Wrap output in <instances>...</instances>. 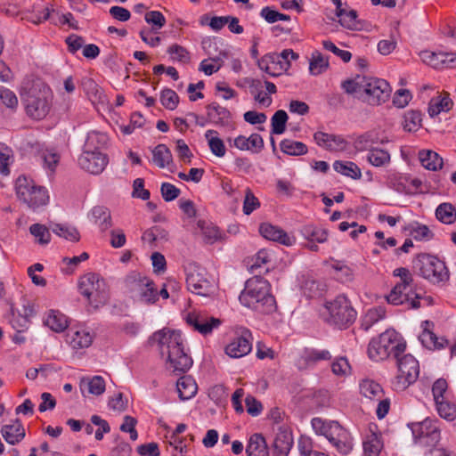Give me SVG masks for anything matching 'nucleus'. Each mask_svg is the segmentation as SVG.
<instances>
[{
	"instance_id": "nucleus-16",
	"label": "nucleus",
	"mask_w": 456,
	"mask_h": 456,
	"mask_svg": "<svg viewBox=\"0 0 456 456\" xmlns=\"http://www.w3.org/2000/svg\"><path fill=\"white\" fill-rule=\"evenodd\" d=\"M173 372L185 373L193 363L180 331L173 330Z\"/></svg>"
},
{
	"instance_id": "nucleus-27",
	"label": "nucleus",
	"mask_w": 456,
	"mask_h": 456,
	"mask_svg": "<svg viewBox=\"0 0 456 456\" xmlns=\"http://www.w3.org/2000/svg\"><path fill=\"white\" fill-rule=\"evenodd\" d=\"M259 232L269 240L277 241L286 246L293 244V240L282 229L269 223H263L259 227Z\"/></svg>"
},
{
	"instance_id": "nucleus-26",
	"label": "nucleus",
	"mask_w": 456,
	"mask_h": 456,
	"mask_svg": "<svg viewBox=\"0 0 456 456\" xmlns=\"http://www.w3.org/2000/svg\"><path fill=\"white\" fill-rule=\"evenodd\" d=\"M66 341L74 348L88 347L93 342V335L84 328H71L66 334Z\"/></svg>"
},
{
	"instance_id": "nucleus-17",
	"label": "nucleus",
	"mask_w": 456,
	"mask_h": 456,
	"mask_svg": "<svg viewBox=\"0 0 456 456\" xmlns=\"http://www.w3.org/2000/svg\"><path fill=\"white\" fill-rule=\"evenodd\" d=\"M35 314L33 304L27 298H21L20 302L11 306V314L8 321L12 327L20 332L28 328L29 317Z\"/></svg>"
},
{
	"instance_id": "nucleus-47",
	"label": "nucleus",
	"mask_w": 456,
	"mask_h": 456,
	"mask_svg": "<svg viewBox=\"0 0 456 456\" xmlns=\"http://www.w3.org/2000/svg\"><path fill=\"white\" fill-rule=\"evenodd\" d=\"M152 152V162L160 168H164L171 161V153L165 144H159L154 147Z\"/></svg>"
},
{
	"instance_id": "nucleus-39",
	"label": "nucleus",
	"mask_w": 456,
	"mask_h": 456,
	"mask_svg": "<svg viewBox=\"0 0 456 456\" xmlns=\"http://www.w3.org/2000/svg\"><path fill=\"white\" fill-rule=\"evenodd\" d=\"M45 324L55 332H61L68 327V320L60 311L50 310L45 319Z\"/></svg>"
},
{
	"instance_id": "nucleus-21",
	"label": "nucleus",
	"mask_w": 456,
	"mask_h": 456,
	"mask_svg": "<svg viewBox=\"0 0 456 456\" xmlns=\"http://www.w3.org/2000/svg\"><path fill=\"white\" fill-rule=\"evenodd\" d=\"M150 346L154 348L161 357H166V362H171V330L164 328L154 332L148 340Z\"/></svg>"
},
{
	"instance_id": "nucleus-54",
	"label": "nucleus",
	"mask_w": 456,
	"mask_h": 456,
	"mask_svg": "<svg viewBox=\"0 0 456 456\" xmlns=\"http://www.w3.org/2000/svg\"><path fill=\"white\" fill-rule=\"evenodd\" d=\"M52 230L56 235L64 238L65 240L70 241L79 240V232L75 227L66 224H56L52 227Z\"/></svg>"
},
{
	"instance_id": "nucleus-34",
	"label": "nucleus",
	"mask_w": 456,
	"mask_h": 456,
	"mask_svg": "<svg viewBox=\"0 0 456 456\" xmlns=\"http://www.w3.org/2000/svg\"><path fill=\"white\" fill-rule=\"evenodd\" d=\"M419 159L421 165L428 170L437 171L443 167L444 160L438 153L431 150L419 151Z\"/></svg>"
},
{
	"instance_id": "nucleus-64",
	"label": "nucleus",
	"mask_w": 456,
	"mask_h": 456,
	"mask_svg": "<svg viewBox=\"0 0 456 456\" xmlns=\"http://www.w3.org/2000/svg\"><path fill=\"white\" fill-rule=\"evenodd\" d=\"M322 46L325 50L339 57L344 62H348L352 58V53L349 51L339 49L330 40L322 41Z\"/></svg>"
},
{
	"instance_id": "nucleus-2",
	"label": "nucleus",
	"mask_w": 456,
	"mask_h": 456,
	"mask_svg": "<svg viewBox=\"0 0 456 456\" xmlns=\"http://www.w3.org/2000/svg\"><path fill=\"white\" fill-rule=\"evenodd\" d=\"M406 342L403 337L395 330H387L378 338H372L369 343L368 355L375 361L379 362L390 356L398 358L404 353Z\"/></svg>"
},
{
	"instance_id": "nucleus-23",
	"label": "nucleus",
	"mask_w": 456,
	"mask_h": 456,
	"mask_svg": "<svg viewBox=\"0 0 456 456\" xmlns=\"http://www.w3.org/2000/svg\"><path fill=\"white\" fill-rule=\"evenodd\" d=\"M258 68L271 77H278L288 70L287 62H281L277 53H268L257 60Z\"/></svg>"
},
{
	"instance_id": "nucleus-29",
	"label": "nucleus",
	"mask_w": 456,
	"mask_h": 456,
	"mask_svg": "<svg viewBox=\"0 0 456 456\" xmlns=\"http://www.w3.org/2000/svg\"><path fill=\"white\" fill-rule=\"evenodd\" d=\"M88 217L99 226L102 232H105L112 226L110 210L105 206H94L91 209Z\"/></svg>"
},
{
	"instance_id": "nucleus-31",
	"label": "nucleus",
	"mask_w": 456,
	"mask_h": 456,
	"mask_svg": "<svg viewBox=\"0 0 456 456\" xmlns=\"http://www.w3.org/2000/svg\"><path fill=\"white\" fill-rule=\"evenodd\" d=\"M198 390V386L190 375H184L176 381V392L181 401L192 398Z\"/></svg>"
},
{
	"instance_id": "nucleus-36",
	"label": "nucleus",
	"mask_w": 456,
	"mask_h": 456,
	"mask_svg": "<svg viewBox=\"0 0 456 456\" xmlns=\"http://www.w3.org/2000/svg\"><path fill=\"white\" fill-rule=\"evenodd\" d=\"M108 136L106 134L97 131L88 133L83 151L102 152V151L107 146Z\"/></svg>"
},
{
	"instance_id": "nucleus-12",
	"label": "nucleus",
	"mask_w": 456,
	"mask_h": 456,
	"mask_svg": "<svg viewBox=\"0 0 456 456\" xmlns=\"http://www.w3.org/2000/svg\"><path fill=\"white\" fill-rule=\"evenodd\" d=\"M414 443L421 447H434L441 439L438 421L431 419H425L420 422H414L409 425Z\"/></svg>"
},
{
	"instance_id": "nucleus-49",
	"label": "nucleus",
	"mask_w": 456,
	"mask_h": 456,
	"mask_svg": "<svg viewBox=\"0 0 456 456\" xmlns=\"http://www.w3.org/2000/svg\"><path fill=\"white\" fill-rule=\"evenodd\" d=\"M198 227L201 231L204 241L208 244H213L222 237L219 229L212 224H208L205 221H199Z\"/></svg>"
},
{
	"instance_id": "nucleus-42",
	"label": "nucleus",
	"mask_w": 456,
	"mask_h": 456,
	"mask_svg": "<svg viewBox=\"0 0 456 456\" xmlns=\"http://www.w3.org/2000/svg\"><path fill=\"white\" fill-rule=\"evenodd\" d=\"M329 59L319 51H314L312 53L310 61H309V71L314 76H318L324 71H326L329 68Z\"/></svg>"
},
{
	"instance_id": "nucleus-44",
	"label": "nucleus",
	"mask_w": 456,
	"mask_h": 456,
	"mask_svg": "<svg viewBox=\"0 0 456 456\" xmlns=\"http://www.w3.org/2000/svg\"><path fill=\"white\" fill-rule=\"evenodd\" d=\"M333 168L336 172L353 179H359L362 176L361 169L351 161L336 160L333 163Z\"/></svg>"
},
{
	"instance_id": "nucleus-25",
	"label": "nucleus",
	"mask_w": 456,
	"mask_h": 456,
	"mask_svg": "<svg viewBox=\"0 0 456 456\" xmlns=\"http://www.w3.org/2000/svg\"><path fill=\"white\" fill-rule=\"evenodd\" d=\"M431 322L425 321L422 323L423 331L419 337L422 346L429 350H439L444 348L448 345V340L444 338H438L429 330Z\"/></svg>"
},
{
	"instance_id": "nucleus-22",
	"label": "nucleus",
	"mask_w": 456,
	"mask_h": 456,
	"mask_svg": "<svg viewBox=\"0 0 456 456\" xmlns=\"http://www.w3.org/2000/svg\"><path fill=\"white\" fill-rule=\"evenodd\" d=\"M28 145L31 148L32 152L39 156L43 167L50 174H53L61 159L57 151L52 148H45L38 142H28Z\"/></svg>"
},
{
	"instance_id": "nucleus-52",
	"label": "nucleus",
	"mask_w": 456,
	"mask_h": 456,
	"mask_svg": "<svg viewBox=\"0 0 456 456\" xmlns=\"http://www.w3.org/2000/svg\"><path fill=\"white\" fill-rule=\"evenodd\" d=\"M367 160L374 167H383L390 162V154L382 149L373 148L369 151Z\"/></svg>"
},
{
	"instance_id": "nucleus-50",
	"label": "nucleus",
	"mask_w": 456,
	"mask_h": 456,
	"mask_svg": "<svg viewBox=\"0 0 456 456\" xmlns=\"http://www.w3.org/2000/svg\"><path fill=\"white\" fill-rule=\"evenodd\" d=\"M407 230L416 240L428 241L434 238V232L428 228V226L418 222L410 224Z\"/></svg>"
},
{
	"instance_id": "nucleus-56",
	"label": "nucleus",
	"mask_w": 456,
	"mask_h": 456,
	"mask_svg": "<svg viewBox=\"0 0 456 456\" xmlns=\"http://www.w3.org/2000/svg\"><path fill=\"white\" fill-rule=\"evenodd\" d=\"M303 233L308 240L319 243L326 241L328 237V232L325 229L315 226H305Z\"/></svg>"
},
{
	"instance_id": "nucleus-43",
	"label": "nucleus",
	"mask_w": 456,
	"mask_h": 456,
	"mask_svg": "<svg viewBox=\"0 0 456 456\" xmlns=\"http://www.w3.org/2000/svg\"><path fill=\"white\" fill-rule=\"evenodd\" d=\"M205 137L211 152L216 157L222 158L225 155L226 149L224 142L218 137L217 132L215 130H207Z\"/></svg>"
},
{
	"instance_id": "nucleus-41",
	"label": "nucleus",
	"mask_w": 456,
	"mask_h": 456,
	"mask_svg": "<svg viewBox=\"0 0 456 456\" xmlns=\"http://www.w3.org/2000/svg\"><path fill=\"white\" fill-rule=\"evenodd\" d=\"M331 359L330 351L326 349H308L305 352L303 361L305 362V367H314L318 362L322 361H329Z\"/></svg>"
},
{
	"instance_id": "nucleus-62",
	"label": "nucleus",
	"mask_w": 456,
	"mask_h": 456,
	"mask_svg": "<svg viewBox=\"0 0 456 456\" xmlns=\"http://www.w3.org/2000/svg\"><path fill=\"white\" fill-rule=\"evenodd\" d=\"M260 206L259 200L253 192L247 189L244 203H243V212L245 215H250L254 210L258 208Z\"/></svg>"
},
{
	"instance_id": "nucleus-8",
	"label": "nucleus",
	"mask_w": 456,
	"mask_h": 456,
	"mask_svg": "<svg viewBox=\"0 0 456 456\" xmlns=\"http://www.w3.org/2000/svg\"><path fill=\"white\" fill-rule=\"evenodd\" d=\"M414 267L418 269L420 276L434 284L445 283L450 279V272L445 263L432 255H419Z\"/></svg>"
},
{
	"instance_id": "nucleus-20",
	"label": "nucleus",
	"mask_w": 456,
	"mask_h": 456,
	"mask_svg": "<svg viewBox=\"0 0 456 456\" xmlns=\"http://www.w3.org/2000/svg\"><path fill=\"white\" fill-rule=\"evenodd\" d=\"M420 59L434 69H456V53L421 51Z\"/></svg>"
},
{
	"instance_id": "nucleus-10",
	"label": "nucleus",
	"mask_w": 456,
	"mask_h": 456,
	"mask_svg": "<svg viewBox=\"0 0 456 456\" xmlns=\"http://www.w3.org/2000/svg\"><path fill=\"white\" fill-rule=\"evenodd\" d=\"M394 276L400 278L391 292L387 296L389 304L399 305L408 304L411 308V301L414 295V280L411 272L404 267L396 268L393 272Z\"/></svg>"
},
{
	"instance_id": "nucleus-40",
	"label": "nucleus",
	"mask_w": 456,
	"mask_h": 456,
	"mask_svg": "<svg viewBox=\"0 0 456 456\" xmlns=\"http://www.w3.org/2000/svg\"><path fill=\"white\" fill-rule=\"evenodd\" d=\"M362 446L365 456H379L383 448V443L379 435L370 432L365 436Z\"/></svg>"
},
{
	"instance_id": "nucleus-57",
	"label": "nucleus",
	"mask_w": 456,
	"mask_h": 456,
	"mask_svg": "<svg viewBox=\"0 0 456 456\" xmlns=\"http://www.w3.org/2000/svg\"><path fill=\"white\" fill-rule=\"evenodd\" d=\"M342 88L347 94H354L359 99L362 94V77L357 76L354 79H347L342 82Z\"/></svg>"
},
{
	"instance_id": "nucleus-9",
	"label": "nucleus",
	"mask_w": 456,
	"mask_h": 456,
	"mask_svg": "<svg viewBox=\"0 0 456 456\" xmlns=\"http://www.w3.org/2000/svg\"><path fill=\"white\" fill-rule=\"evenodd\" d=\"M80 293L94 307L103 305L108 300V288L105 281L97 273H89L80 278Z\"/></svg>"
},
{
	"instance_id": "nucleus-18",
	"label": "nucleus",
	"mask_w": 456,
	"mask_h": 456,
	"mask_svg": "<svg viewBox=\"0 0 456 456\" xmlns=\"http://www.w3.org/2000/svg\"><path fill=\"white\" fill-rule=\"evenodd\" d=\"M252 335L246 328H240L236 337L225 346V354L232 358H240L252 350Z\"/></svg>"
},
{
	"instance_id": "nucleus-28",
	"label": "nucleus",
	"mask_w": 456,
	"mask_h": 456,
	"mask_svg": "<svg viewBox=\"0 0 456 456\" xmlns=\"http://www.w3.org/2000/svg\"><path fill=\"white\" fill-rule=\"evenodd\" d=\"M233 145L240 151L259 153L264 148V140L258 134H252L249 137L239 135L234 139Z\"/></svg>"
},
{
	"instance_id": "nucleus-37",
	"label": "nucleus",
	"mask_w": 456,
	"mask_h": 456,
	"mask_svg": "<svg viewBox=\"0 0 456 456\" xmlns=\"http://www.w3.org/2000/svg\"><path fill=\"white\" fill-rule=\"evenodd\" d=\"M293 445L292 434L287 428H281L276 434L273 446L280 455H287Z\"/></svg>"
},
{
	"instance_id": "nucleus-46",
	"label": "nucleus",
	"mask_w": 456,
	"mask_h": 456,
	"mask_svg": "<svg viewBox=\"0 0 456 456\" xmlns=\"http://www.w3.org/2000/svg\"><path fill=\"white\" fill-rule=\"evenodd\" d=\"M436 216L440 222L452 224L456 220V208L451 203H442L436 209Z\"/></svg>"
},
{
	"instance_id": "nucleus-33",
	"label": "nucleus",
	"mask_w": 456,
	"mask_h": 456,
	"mask_svg": "<svg viewBox=\"0 0 456 456\" xmlns=\"http://www.w3.org/2000/svg\"><path fill=\"white\" fill-rule=\"evenodd\" d=\"M247 456H269V449L265 437L258 433L253 434L246 447Z\"/></svg>"
},
{
	"instance_id": "nucleus-30",
	"label": "nucleus",
	"mask_w": 456,
	"mask_h": 456,
	"mask_svg": "<svg viewBox=\"0 0 456 456\" xmlns=\"http://www.w3.org/2000/svg\"><path fill=\"white\" fill-rule=\"evenodd\" d=\"M79 387L84 395L86 392L93 395H100L105 391V381L101 376L83 377Z\"/></svg>"
},
{
	"instance_id": "nucleus-6",
	"label": "nucleus",
	"mask_w": 456,
	"mask_h": 456,
	"mask_svg": "<svg viewBox=\"0 0 456 456\" xmlns=\"http://www.w3.org/2000/svg\"><path fill=\"white\" fill-rule=\"evenodd\" d=\"M20 94L27 114L49 111L53 94L45 83L34 82L28 89L23 87Z\"/></svg>"
},
{
	"instance_id": "nucleus-19",
	"label": "nucleus",
	"mask_w": 456,
	"mask_h": 456,
	"mask_svg": "<svg viewBox=\"0 0 456 456\" xmlns=\"http://www.w3.org/2000/svg\"><path fill=\"white\" fill-rule=\"evenodd\" d=\"M108 163V156L103 152L83 151L78 158L79 167L92 175L102 173Z\"/></svg>"
},
{
	"instance_id": "nucleus-61",
	"label": "nucleus",
	"mask_w": 456,
	"mask_h": 456,
	"mask_svg": "<svg viewBox=\"0 0 456 456\" xmlns=\"http://www.w3.org/2000/svg\"><path fill=\"white\" fill-rule=\"evenodd\" d=\"M159 31L150 29L149 28H142L140 31V37L142 40L151 47H156L160 45L161 37L157 36Z\"/></svg>"
},
{
	"instance_id": "nucleus-51",
	"label": "nucleus",
	"mask_w": 456,
	"mask_h": 456,
	"mask_svg": "<svg viewBox=\"0 0 456 456\" xmlns=\"http://www.w3.org/2000/svg\"><path fill=\"white\" fill-rule=\"evenodd\" d=\"M439 416L447 420L456 418V405L448 398H441L435 402Z\"/></svg>"
},
{
	"instance_id": "nucleus-45",
	"label": "nucleus",
	"mask_w": 456,
	"mask_h": 456,
	"mask_svg": "<svg viewBox=\"0 0 456 456\" xmlns=\"http://www.w3.org/2000/svg\"><path fill=\"white\" fill-rule=\"evenodd\" d=\"M281 151L290 156L305 155L307 152V146L301 142L291 139H284L280 144Z\"/></svg>"
},
{
	"instance_id": "nucleus-15",
	"label": "nucleus",
	"mask_w": 456,
	"mask_h": 456,
	"mask_svg": "<svg viewBox=\"0 0 456 456\" xmlns=\"http://www.w3.org/2000/svg\"><path fill=\"white\" fill-rule=\"evenodd\" d=\"M182 317L188 326L204 336L212 333L213 330L218 328L221 324L220 319L195 309L190 312H183Z\"/></svg>"
},
{
	"instance_id": "nucleus-11",
	"label": "nucleus",
	"mask_w": 456,
	"mask_h": 456,
	"mask_svg": "<svg viewBox=\"0 0 456 456\" xmlns=\"http://www.w3.org/2000/svg\"><path fill=\"white\" fill-rule=\"evenodd\" d=\"M397 360L398 373L392 381V387L396 391L406 389L414 383L419 374V362L410 354L399 355Z\"/></svg>"
},
{
	"instance_id": "nucleus-32",
	"label": "nucleus",
	"mask_w": 456,
	"mask_h": 456,
	"mask_svg": "<svg viewBox=\"0 0 456 456\" xmlns=\"http://www.w3.org/2000/svg\"><path fill=\"white\" fill-rule=\"evenodd\" d=\"M453 102L446 92L438 94L430 99L428 103V114H440L448 112L452 109Z\"/></svg>"
},
{
	"instance_id": "nucleus-24",
	"label": "nucleus",
	"mask_w": 456,
	"mask_h": 456,
	"mask_svg": "<svg viewBox=\"0 0 456 456\" xmlns=\"http://www.w3.org/2000/svg\"><path fill=\"white\" fill-rule=\"evenodd\" d=\"M315 142L330 151H345L348 147V142L340 135H335L323 132H316L314 134Z\"/></svg>"
},
{
	"instance_id": "nucleus-4",
	"label": "nucleus",
	"mask_w": 456,
	"mask_h": 456,
	"mask_svg": "<svg viewBox=\"0 0 456 456\" xmlns=\"http://www.w3.org/2000/svg\"><path fill=\"white\" fill-rule=\"evenodd\" d=\"M124 282L127 293L135 301L150 305L159 299L154 281L139 272L128 273Z\"/></svg>"
},
{
	"instance_id": "nucleus-48",
	"label": "nucleus",
	"mask_w": 456,
	"mask_h": 456,
	"mask_svg": "<svg viewBox=\"0 0 456 456\" xmlns=\"http://www.w3.org/2000/svg\"><path fill=\"white\" fill-rule=\"evenodd\" d=\"M386 311L383 307L378 306L369 309L362 319V328L364 330L370 329L375 323L384 319Z\"/></svg>"
},
{
	"instance_id": "nucleus-3",
	"label": "nucleus",
	"mask_w": 456,
	"mask_h": 456,
	"mask_svg": "<svg viewBox=\"0 0 456 456\" xmlns=\"http://www.w3.org/2000/svg\"><path fill=\"white\" fill-rule=\"evenodd\" d=\"M312 428L317 435L324 436L342 455L349 454L353 450V438L350 433L338 421L326 420L315 417L311 421Z\"/></svg>"
},
{
	"instance_id": "nucleus-59",
	"label": "nucleus",
	"mask_w": 456,
	"mask_h": 456,
	"mask_svg": "<svg viewBox=\"0 0 456 456\" xmlns=\"http://www.w3.org/2000/svg\"><path fill=\"white\" fill-rule=\"evenodd\" d=\"M30 233L37 239L40 244H47L50 241L51 234L49 230L43 224H35L29 228Z\"/></svg>"
},
{
	"instance_id": "nucleus-7",
	"label": "nucleus",
	"mask_w": 456,
	"mask_h": 456,
	"mask_svg": "<svg viewBox=\"0 0 456 456\" xmlns=\"http://www.w3.org/2000/svg\"><path fill=\"white\" fill-rule=\"evenodd\" d=\"M15 190L18 199L32 209L45 206L49 201L46 189L37 185L33 180L26 176L17 178Z\"/></svg>"
},
{
	"instance_id": "nucleus-58",
	"label": "nucleus",
	"mask_w": 456,
	"mask_h": 456,
	"mask_svg": "<svg viewBox=\"0 0 456 456\" xmlns=\"http://www.w3.org/2000/svg\"><path fill=\"white\" fill-rule=\"evenodd\" d=\"M145 21L151 25L150 29L159 31L161 28L166 24V19L164 15L159 11H151L144 15Z\"/></svg>"
},
{
	"instance_id": "nucleus-14",
	"label": "nucleus",
	"mask_w": 456,
	"mask_h": 456,
	"mask_svg": "<svg viewBox=\"0 0 456 456\" xmlns=\"http://www.w3.org/2000/svg\"><path fill=\"white\" fill-rule=\"evenodd\" d=\"M187 288L192 293L200 296H209L214 286L208 278L206 270L195 264H190L185 267Z\"/></svg>"
},
{
	"instance_id": "nucleus-35",
	"label": "nucleus",
	"mask_w": 456,
	"mask_h": 456,
	"mask_svg": "<svg viewBox=\"0 0 456 456\" xmlns=\"http://www.w3.org/2000/svg\"><path fill=\"white\" fill-rule=\"evenodd\" d=\"M4 440L10 444H15L20 442L25 436V429L20 421L5 425L1 430Z\"/></svg>"
},
{
	"instance_id": "nucleus-13",
	"label": "nucleus",
	"mask_w": 456,
	"mask_h": 456,
	"mask_svg": "<svg viewBox=\"0 0 456 456\" xmlns=\"http://www.w3.org/2000/svg\"><path fill=\"white\" fill-rule=\"evenodd\" d=\"M362 94H360L362 101L376 106L385 102L389 98L391 87L386 80L362 77Z\"/></svg>"
},
{
	"instance_id": "nucleus-63",
	"label": "nucleus",
	"mask_w": 456,
	"mask_h": 456,
	"mask_svg": "<svg viewBox=\"0 0 456 456\" xmlns=\"http://www.w3.org/2000/svg\"><path fill=\"white\" fill-rule=\"evenodd\" d=\"M448 384L444 379H437L432 387V393L435 402L439 401L441 398H448L447 393Z\"/></svg>"
},
{
	"instance_id": "nucleus-53",
	"label": "nucleus",
	"mask_w": 456,
	"mask_h": 456,
	"mask_svg": "<svg viewBox=\"0 0 456 456\" xmlns=\"http://www.w3.org/2000/svg\"><path fill=\"white\" fill-rule=\"evenodd\" d=\"M13 163V154L11 148L0 143V174L8 175L10 166Z\"/></svg>"
},
{
	"instance_id": "nucleus-5",
	"label": "nucleus",
	"mask_w": 456,
	"mask_h": 456,
	"mask_svg": "<svg viewBox=\"0 0 456 456\" xmlns=\"http://www.w3.org/2000/svg\"><path fill=\"white\" fill-rule=\"evenodd\" d=\"M324 309L325 312L322 313V315L325 322L339 329L348 327L356 319V311L344 295H339L333 300L326 302Z\"/></svg>"
},
{
	"instance_id": "nucleus-55",
	"label": "nucleus",
	"mask_w": 456,
	"mask_h": 456,
	"mask_svg": "<svg viewBox=\"0 0 456 456\" xmlns=\"http://www.w3.org/2000/svg\"><path fill=\"white\" fill-rule=\"evenodd\" d=\"M339 23L347 29H359L360 22L357 20V12L355 10H345L343 15H339Z\"/></svg>"
},
{
	"instance_id": "nucleus-60",
	"label": "nucleus",
	"mask_w": 456,
	"mask_h": 456,
	"mask_svg": "<svg viewBox=\"0 0 456 456\" xmlns=\"http://www.w3.org/2000/svg\"><path fill=\"white\" fill-rule=\"evenodd\" d=\"M0 102L12 110H15L18 105V98L15 94L4 86H0Z\"/></svg>"
},
{
	"instance_id": "nucleus-38",
	"label": "nucleus",
	"mask_w": 456,
	"mask_h": 456,
	"mask_svg": "<svg viewBox=\"0 0 456 456\" xmlns=\"http://www.w3.org/2000/svg\"><path fill=\"white\" fill-rule=\"evenodd\" d=\"M360 393L366 398L370 400L380 399L384 396V390L382 387L372 379H363L361 381Z\"/></svg>"
},
{
	"instance_id": "nucleus-1",
	"label": "nucleus",
	"mask_w": 456,
	"mask_h": 456,
	"mask_svg": "<svg viewBox=\"0 0 456 456\" xmlns=\"http://www.w3.org/2000/svg\"><path fill=\"white\" fill-rule=\"evenodd\" d=\"M239 299L242 305L260 314H269L276 310L275 298L270 292L268 281L258 275L246 281Z\"/></svg>"
}]
</instances>
